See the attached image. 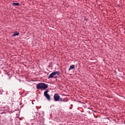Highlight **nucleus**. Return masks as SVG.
Wrapping results in <instances>:
<instances>
[{"instance_id": "nucleus-7", "label": "nucleus", "mask_w": 125, "mask_h": 125, "mask_svg": "<svg viewBox=\"0 0 125 125\" xmlns=\"http://www.w3.org/2000/svg\"><path fill=\"white\" fill-rule=\"evenodd\" d=\"M13 6H19V5H20V4L19 3H13Z\"/></svg>"}, {"instance_id": "nucleus-8", "label": "nucleus", "mask_w": 125, "mask_h": 125, "mask_svg": "<svg viewBox=\"0 0 125 125\" xmlns=\"http://www.w3.org/2000/svg\"><path fill=\"white\" fill-rule=\"evenodd\" d=\"M59 101H60L61 102H65V101H64L63 100H62V98H59Z\"/></svg>"}, {"instance_id": "nucleus-5", "label": "nucleus", "mask_w": 125, "mask_h": 125, "mask_svg": "<svg viewBox=\"0 0 125 125\" xmlns=\"http://www.w3.org/2000/svg\"><path fill=\"white\" fill-rule=\"evenodd\" d=\"M73 69H75V65L74 64L70 65L68 70L70 71V70H73Z\"/></svg>"}, {"instance_id": "nucleus-4", "label": "nucleus", "mask_w": 125, "mask_h": 125, "mask_svg": "<svg viewBox=\"0 0 125 125\" xmlns=\"http://www.w3.org/2000/svg\"><path fill=\"white\" fill-rule=\"evenodd\" d=\"M59 98H60V96L59 94L56 93L54 95V101H59Z\"/></svg>"}, {"instance_id": "nucleus-2", "label": "nucleus", "mask_w": 125, "mask_h": 125, "mask_svg": "<svg viewBox=\"0 0 125 125\" xmlns=\"http://www.w3.org/2000/svg\"><path fill=\"white\" fill-rule=\"evenodd\" d=\"M56 75H58V76H59V75H60V72L59 71L53 72L48 77V79H53V78L56 79V78H57V76H56Z\"/></svg>"}, {"instance_id": "nucleus-6", "label": "nucleus", "mask_w": 125, "mask_h": 125, "mask_svg": "<svg viewBox=\"0 0 125 125\" xmlns=\"http://www.w3.org/2000/svg\"><path fill=\"white\" fill-rule=\"evenodd\" d=\"M16 36H19V33L15 31L14 32V34L12 35V37H15Z\"/></svg>"}, {"instance_id": "nucleus-3", "label": "nucleus", "mask_w": 125, "mask_h": 125, "mask_svg": "<svg viewBox=\"0 0 125 125\" xmlns=\"http://www.w3.org/2000/svg\"><path fill=\"white\" fill-rule=\"evenodd\" d=\"M49 92L48 89H47L46 91L44 92V96L46 97V99L48 100V101H50V96L48 93H47Z\"/></svg>"}, {"instance_id": "nucleus-1", "label": "nucleus", "mask_w": 125, "mask_h": 125, "mask_svg": "<svg viewBox=\"0 0 125 125\" xmlns=\"http://www.w3.org/2000/svg\"><path fill=\"white\" fill-rule=\"evenodd\" d=\"M48 87V85L44 83H39L37 85V89H45Z\"/></svg>"}]
</instances>
